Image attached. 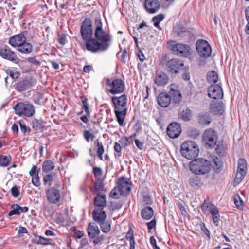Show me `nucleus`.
Listing matches in <instances>:
<instances>
[{
  "instance_id": "1",
  "label": "nucleus",
  "mask_w": 249,
  "mask_h": 249,
  "mask_svg": "<svg viewBox=\"0 0 249 249\" xmlns=\"http://www.w3.org/2000/svg\"><path fill=\"white\" fill-rule=\"evenodd\" d=\"M95 22V38L90 39L86 42L87 49L92 53L107 50L109 48L112 40L111 36L103 29L101 19L97 18Z\"/></svg>"
},
{
  "instance_id": "2",
  "label": "nucleus",
  "mask_w": 249,
  "mask_h": 249,
  "mask_svg": "<svg viewBox=\"0 0 249 249\" xmlns=\"http://www.w3.org/2000/svg\"><path fill=\"white\" fill-rule=\"evenodd\" d=\"M111 102L114 106V112L119 125L122 126L127 114V98L125 94L120 96H113Z\"/></svg>"
},
{
  "instance_id": "3",
  "label": "nucleus",
  "mask_w": 249,
  "mask_h": 249,
  "mask_svg": "<svg viewBox=\"0 0 249 249\" xmlns=\"http://www.w3.org/2000/svg\"><path fill=\"white\" fill-rule=\"evenodd\" d=\"M210 161L203 158L192 160L189 164L190 171L196 175H204L209 173L211 169Z\"/></svg>"
},
{
  "instance_id": "4",
  "label": "nucleus",
  "mask_w": 249,
  "mask_h": 249,
  "mask_svg": "<svg viewBox=\"0 0 249 249\" xmlns=\"http://www.w3.org/2000/svg\"><path fill=\"white\" fill-rule=\"evenodd\" d=\"M181 155L188 160L195 159L198 155L199 149L197 144L194 141H188L184 142L180 147Z\"/></svg>"
},
{
  "instance_id": "5",
  "label": "nucleus",
  "mask_w": 249,
  "mask_h": 249,
  "mask_svg": "<svg viewBox=\"0 0 249 249\" xmlns=\"http://www.w3.org/2000/svg\"><path fill=\"white\" fill-rule=\"evenodd\" d=\"M15 114L21 117H31L35 113L34 105L27 102H20L17 103L13 107Z\"/></svg>"
},
{
  "instance_id": "6",
  "label": "nucleus",
  "mask_w": 249,
  "mask_h": 249,
  "mask_svg": "<svg viewBox=\"0 0 249 249\" xmlns=\"http://www.w3.org/2000/svg\"><path fill=\"white\" fill-rule=\"evenodd\" d=\"M105 84L106 91L113 95L122 93L125 90L124 83L121 79H107Z\"/></svg>"
},
{
  "instance_id": "7",
  "label": "nucleus",
  "mask_w": 249,
  "mask_h": 249,
  "mask_svg": "<svg viewBox=\"0 0 249 249\" xmlns=\"http://www.w3.org/2000/svg\"><path fill=\"white\" fill-rule=\"evenodd\" d=\"M89 237L92 240L94 245H101L104 239V235H100V231L97 224L90 223L87 228Z\"/></svg>"
},
{
  "instance_id": "8",
  "label": "nucleus",
  "mask_w": 249,
  "mask_h": 249,
  "mask_svg": "<svg viewBox=\"0 0 249 249\" xmlns=\"http://www.w3.org/2000/svg\"><path fill=\"white\" fill-rule=\"evenodd\" d=\"M80 33L82 38L86 42L91 38L93 30L92 21L89 18L86 19L82 23Z\"/></svg>"
},
{
  "instance_id": "9",
  "label": "nucleus",
  "mask_w": 249,
  "mask_h": 249,
  "mask_svg": "<svg viewBox=\"0 0 249 249\" xmlns=\"http://www.w3.org/2000/svg\"><path fill=\"white\" fill-rule=\"evenodd\" d=\"M196 48L197 52L200 57L206 58L211 54V47L206 40H198L196 43Z\"/></svg>"
},
{
  "instance_id": "10",
  "label": "nucleus",
  "mask_w": 249,
  "mask_h": 249,
  "mask_svg": "<svg viewBox=\"0 0 249 249\" xmlns=\"http://www.w3.org/2000/svg\"><path fill=\"white\" fill-rule=\"evenodd\" d=\"M171 50L173 54L180 56L187 57L191 54L190 46L182 43L172 44Z\"/></svg>"
},
{
  "instance_id": "11",
  "label": "nucleus",
  "mask_w": 249,
  "mask_h": 249,
  "mask_svg": "<svg viewBox=\"0 0 249 249\" xmlns=\"http://www.w3.org/2000/svg\"><path fill=\"white\" fill-rule=\"evenodd\" d=\"M132 182L124 177L119 178L118 181V190L121 195L127 196L131 191Z\"/></svg>"
},
{
  "instance_id": "12",
  "label": "nucleus",
  "mask_w": 249,
  "mask_h": 249,
  "mask_svg": "<svg viewBox=\"0 0 249 249\" xmlns=\"http://www.w3.org/2000/svg\"><path fill=\"white\" fill-rule=\"evenodd\" d=\"M238 166L234 183L237 185L244 179L247 173V162L245 160L240 159L238 160Z\"/></svg>"
},
{
  "instance_id": "13",
  "label": "nucleus",
  "mask_w": 249,
  "mask_h": 249,
  "mask_svg": "<svg viewBox=\"0 0 249 249\" xmlns=\"http://www.w3.org/2000/svg\"><path fill=\"white\" fill-rule=\"evenodd\" d=\"M217 140L216 132L211 129L206 130L203 135V140L206 145L210 148L215 146Z\"/></svg>"
},
{
  "instance_id": "14",
  "label": "nucleus",
  "mask_w": 249,
  "mask_h": 249,
  "mask_svg": "<svg viewBox=\"0 0 249 249\" xmlns=\"http://www.w3.org/2000/svg\"><path fill=\"white\" fill-rule=\"evenodd\" d=\"M0 56L16 64L18 63L20 59L16 53L10 49L8 46H5L0 49Z\"/></svg>"
},
{
  "instance_id": "15",
  "label": "nucleus",
  "mask_w": 249,
  "mask_h": 249,
  "mask_svg": "<svg viewBox=\"0 0 249 249\" xmlns=\"http://www.w3.org/2000/svg\"><path fill=\"white\" fill-rule=\"evenodd\" d=\"M36 80L31 77L25 78L18 81L15 85V89L19 92L27 90L36 84Z\"/></svg>"
},
{
  "instance_id": "16",
  "label": "nucleus",
  "mask_w": 249,
  "mask_h": 249,
  "mask_svg": "<svg viewBox=\"0 0 249 249\" xmlns=\"http://www.w3.org/2000/svg\"><path fill=\"white\" fill-rule=\"evenodd\" d=\"M184 65L183 62L178 59L173 58L167 62L166 69L171 73H177Z\"/></svg>"
},
{
  "instance_id": "17",
  "label": "nucleus",
  "mask_w": 249,
  "mask_h": 249,
  "mask_svg": "<svg viewBox=\"0 0 249 249\" xmlns=\"http://www.w3.org/2000/svg\"><path fill=\"white\" fill-rule=\"evenodd\" d=\"M209 97L213 99H221L223 97V92L221 87L218 84L210 86L208 89Z\"/></svg>"
},
{
  "instance_id": "18",
  "label": "nucleus",
  "mask_w": 249,
  "mask_h": 249,
  "mask_svg": "<svg viewBox=\"0 0 249 249\" xmlns=\"http://www.w3.org/2000/svg\"><path fill=\"white\" fill-rule=\"evenodd\" d=\"M46 197L51 203L55 204L60 199V191L55 187H51L47 191Z\"/></svg>"
},
{
  "instance_id": "19",
  "label": "nucleus",
  "mask_w": 249,
  "mask_h": 249,
  "mask_svg": "<svg viewBox=\"0 0 249 249\" xmlns=\"http://www.w3.org/2000/svg\"><path fill=\"white\" fill-rule=\"evenodd\" d=\"M167 134L171 138H176L178 137L181 132L180 124L177 122L170 123L167 128Z\"/></svg>"
},
{
  "instance_id": "20",
  "label": "nucleus",
  "mask_w": 249,
  "mask_h": 249,
  "mask_svg": "<svg viewBox=\"0 0 249 249\" xmlns=\"http://www.w3.org/2000/svg\"><path fill=\"white\" fill-rule=\"evenodd\" d=\"M160 3L158 0H145L144 7L147 12L150 14L157 12L160 9Z\"/></svg>"
},
{
  "instance_id": "21",
  "label": "nucleus",
  "mask_w": 249,
  "mask_h": 249,
  "mask_svg": "<svg viewBox=\"0 0 249 249\" xmlns=\"http://www.w3.org/2000/svg\"><path fill=\"white\" fill-rule=\"evenodd\" d=\"M158 104L163 107H168L171 102V97L166 92L160 93L157 97Z\"/></svg>"
},
{
  "instance_id": "22",
  "label": "nucleus",
  "mask_w": 249,
  "mask_h": 249,
  "mask_svg": "<svg viewBox=\"0 0 249 249\" xmlns=\"http://www.w3.org/2000/svg\"><path fill=\"white\" fill-rule=\"evenodd\" d=\"M26 41V38L22 34L16 35L10 37L8 43L12 47H19V46Z\"/></svg>"
},
{
  "instance_id": "23",
  "label": "nucleus",
  "mask_w": 249,
  "mask_h": 249,
  "mask_svg": "<svg viewBox=\"0 0 249 249\" xmlns=\"http://www.w3.org/2000/svg\"><path fill=\"white\" fill-rule=\"evenodd\" d=\"M224 104L218 101H213L210 105V111L214 114H222L224 112Z\"/></svg>"
},
{
  "instance_id": "24",
  "label": "nucleus",
  "mask_w": 249,
  "mask_h": 249,
  "mask_svg": "<svg viewBox=\"0 0 249 249\" xmlns=\"http://www.w3.org/2000/svg\"><path fill=\"white\" fill-rule=\"evenodd\" d=\"M207 207L212 215V219L214 224L216 226H218L220 220V215L218 209L212 204H208Z\"/></svg>"
},
{
  "instance_id": "25",
  "label": "nucleus",
  "mask_w": 249,
  "mask_h": 249,
  "mask_svg": "<svg viewBox=\"0 0 249 249\" xmlns=\"http://www.w3.org/2000/svg\"><path fill=\"white\" fill-rule=\"evenodd\" d=\"M93 219L98 224L105 221L106 213L105 211L102 208H96L92 212Z\"/></svg>"
},
{
  "instance_id": "26",
  "label": "nucleus",
  "mask_w": 249,
  "mask_h": 249,
  "mask_svg": "<svg viewBox=\"0 0 249 249\" xmlns=\"http://www.w3.org/2000/svg\"><path fill=\"white\" fill-rule=\"evenodd\" d=\"M93 203L97 208L103 209L107 203L106 195L98 194L94 199Z\"/></svg>"
},
{
  "instance_id": "27",
  "label": "nucleus",
  "mask_w": 249,
  "mask_h": 249,
  "mask_svg": "<svg viewBox=\"0 0 249 249\" xmlns=\"http://www.w3.org/2000/svg\"><path fill=\"white\" fill-rule=\"evenodd\" d=\"M33 48L31 44L26 42V41L19 46L17 50L24 54H29L33 51Z\"/></svg>"
},
{
  "instance_id": "28",
  "label": "nucleus",
  "mask_w": 249,
  "mask_h": 249,
  "mask_svg": "<svg viewBox=\"0 0 249 249\" xmlns=\"http://www.w3.org/2000/svg\"><path fill=\"white\" fill-rule=\"evenodd\" d=\"M198 121L202 125H209L211 122L210 114L208 112L200 114L198 116Z\"/></svg>"
},
{
  "instance_id": "29",
  "label": "nucleus",
  "mask_w": 249,
  "mask_h": 249,
  "mask_svg": "<svg viewBox=\"0 0 249 249\" xmlns=\"http://www.w3.org/2000/svg\"><path fill=\"white\" fill-rule=\"evenodd\" d=\"M168 79L167 75L163 73L156 77L155 82L158 86H163L167 84Z\"/></svg>"
},
{
  "instance_id": "30",
  "label": "nucleus",
  "mask_w": 249,
  "mask_h": 249,
  "mask_svg": "<svg viewBox=\"0 0 249 249\" xmlns=\"http://www.w3.org/2000/svg\"><path fill=\"white\" fill-rule=\"evenodd\" d=\"M154 211L150 207H145L141 212L142 217L145 220H149L153 216Z\"/></svg>"
},
{
  "instance_id": "31",
  "label": "nucleus",
  "mask_w": 249,
  "mask_h": 249,
  "mask_svg": "<svg viewBox=\"0 0 249 249\" xmlns=\"http://www.w3.org/2000/svg\"><path fill=\"white\" fill-rule=\"evenodd\" d=\"M94 144L97 147V155L100 160H103V155L105 150L103 145L99 139H96L94 142Z\"/></svg>"
},
{
  "instance_id": "32",
  "label": "nucleus",
  "mask_w": 249,
  "mask_h": 249,
  "mask_svg": "<svg viewBox=\"0 0 249 249\" xmlns=\"http://www.w3.org/2000/svg\"><path fill=\"white\" fill-rule=\"evenodd\" d=\"M170 94L171 99H172L173 102L175 104H179L180 102L182 99V96L179 91L173 90L170 92Z\"/></svg>"
},
{
  "instance_id": "33",
  "label": "nucleus",
  "mask_w": 249,
  "mask_h": 249,
  "mask_svg": "<svg viewBox=\"0 0 249 249\" xmlns=\"http://www.w3.org/2000/svg\"><path fill=\"white\" fill-rule=\"evenodd\" d=\"M189 183L192 187L199 186L203 183L201 178L196 176H194L190 178Z\"/></svg>"
},
{
  "instance_id": "34",
  "label": "nucleus",
  "mask_w": 249,
  "mask_h": 249,
  "mask_svg": "<svg viewBox=\"0 0 249 249\" xmlns=\"http://www.w3.org/2000/svg\"><path fill=\"white\" fill-rule=\"evenodd\" d=\"M54 167V163L51 160H45L42 165V170L44 172L48 173Z\"/></svg>"
},
{
  "instance_id": "35",
  "label": "nucleus",
  "mask_w": 249,
  "mask_h": 249,
  "mask_svg": "<svg viewBox=\"0 0 249 249\" xmlns=\"http://www.w3.org/2000/svg\"><path fill=\"white\" fill-rule=\"evenodd\" d=\"M218 79V74L216 72L212 71L207 74V81L210 83H215Z\"/></svg>"
},
{
  "instance_id": "36",
  "label": "nucleus",
  "mask_w": 249,
  "mask_h": 249,
  "mask_svg": "<svg viewBox=\"0 0 249 249\" xmlns=\"http://www.w3.org/2000/svg\"><path fill=\"white\" fill-rule=\"evenodd\" d=\"M180 117L184 121H189L192 117V112L191 110L186 108L182 110L180 114Z\"/></svg>"
},
{
  "instance_id": "37",
  "label": "nucleus",
  "mask_w": 249,
  "mask_h": 249,
  "mask_svg": "<svg viewBox=\"0 0 249 249\" xmlns=\"http://www.w3.org/2000/svg\"><path fill=\"white\" fill-rule=\"evenodd\" d=\"M51 240L48 238L42 237L41 236L36 235L35 237L34 241L37 244L47 245L49 244Z\"/></svg>"
},
{
  "instance_id": "38",
  "label": "nucleus",
  "mask_w": 249,
  "mask_h": 249,
  "mask_svg": "<svg viewBox=\"0 0 249 249\" xmlns=\"http://www.w3.org/2000/svg\"><path fill=\"white\" fill-rule=\"evenodd\" d=\"M174 31L177 33L178 36H182V34L186 31V28L182 24H177L174 27Z\"/></svg>"
},
{
  "instance_id": "39",
  "label": "nucleus",
  "mask_w": 249,
  "mask_h": 249,
  "mask_svg": "<svg viewBox=\"0 0 249 249\" xmlns=\"http://www.w3.org/2000/svg\"><path fill=\"white\" fill-rule=\"evenodd\" d=\"M11 160V157L5 155H0V166L5 167L7 166Z\"/></svg>"
},
{
  "instance_id": "40",
  "label": "nucleus",
  "mask_w": 249,
  "mask_h": 249,
  "mask_svg": "<svg viewBox=\"0 0 249 249\" xmlns=\"http://www.w3.org/2000/svg\"><path fill=\"white\" fill-rule=\"evenodd\" d=\"M12 210L8 213L9 216L14 215H19L20 214V206L18 204H13L12 205Z\"/></svg>"
},
{
  "instance_id": "41",
  "label": "nucleus",
  "mask_w": 249,
  "mask_h": 249,
  "mask_svg": "<svg viewBox=\"0 0 249 249\" xmlns=\"http://www.w3.org/2000/svg\"><path fill=\"white\" fill-rule=\"evenodd\" d=\"M99 224L100 225V227L103 232L107 233L110 231L111 225L109 222H105V221H104L103 222L99 223Z\"/></svg>"
},
{
  "instance_id": "42",
  "label": "nucleus",
  "mask_w": 249,
  "mask_h": 249,
  "mask_svg": "<svg viewBox=\"0 0 249 249\" xmlns=\"http://www.w3.org/2000/svg\"><path fill=\"white\" fill-rule=\"evenodd\" d=\"M94 190L98 193L104 190L103 183L100 179H98L96 180L94 184Z\"/></svg>"
},
{
  "instance_id": "43",
  "label": "nucleus",
  "mask_w": 249,
  "mask_h": 249,
  "mask_svg": "<svg viewBox=\"0 0 249 249\" xmlns=\"http://www.w3.org/2000/svg\"><path fill=\"white\" fill-rule=\"evenodd\" d=\"M213 166L216 172H219L220 169L222 166V162L221 160L217 157L213 159Z\"/></svg>"
},
{
  "instance_id": "44",
  "label": "nucleus",
  "mask_w": 249,
  "mask_h": 249,
  "mask_svg": "<svg viewBox=\"0 0 249 249\" xmlns=\"http://www.w3.org/2000/svg\"><path fill=\"white\" fill-rule=\"evenodd\" d=\"M165 17H153L152 21L154 25L159 30H162V28L159 25V23L164 19Z\"/></svg>"
},
{
  "instance_id": "45",
  "label": "nucleus",
  "mask_w": 249,
  "mask_h": 249,
  "mask_svg": "<svg viewBox=\"0 0 249 249\" xmlns=\"http://www.w3.org/2000/svg\"><path fill=\"white\" fill-rule=\"evenodd\" d=\"M32 125L35 130H39L42 128L41 121L34 119L32 121Z\"/></svg>"
},
{
  "instance_id": "46",
  "label": "nucleus",
  "mask_w": 249,
  "mask_h": 249,
  "mask_svg": "<svg viewBox=\"0 0 249 249\" xmlns=\"http://www.w3.org/2000/svg\"><path fill=\"white\" fill-rule=\"evenodd\" d=\"M83 136L88 142H89L90 140L93 141L95 137L94 135L89 130H85L83 132Z\"/></svg>"
},
{
  "instance_id": "47",
  "label": "nucleus",
  "mask_w": 249,
  "mask_h": 249,
  "mask_svg": "<svg viewBox=\"0 0 249 249\" xmlns=\"http://www.w3.org/2000/svg\"><path fill=\"white\" fill-rule=\"evenodd\" d=\"M6 73L12 78L17 79L20 75V73L15 70L8 69L6 70Z\"/></svg>"
},
{
  "instance_id": "48",
  "label": "nucleus",
  "mask_w": 249,
  "mask_h": 249,
  "mask_svg": "<svg viewBox=\"0 0 249 249\" xmlns=\"http://www.w3.org/2000/svg\"><path fill=\"white\" fill-rule=\"evenodd\" d=\"M53 179L52 174H47L43 177V182L45 185L50 186Z\"/></svg>"
},
{
  "instance_id": "49",
  "label": "nucleus",
  "mask_w": 249,
  "mask_h": 249,
  "mask_svg": "<svg viewBox=\"0 0 249 249\" xmlns=\"http://www.w3.org/2000/svg\"><path fill=\"white\" fill-rule=\"evenodd\" d=\"M71 230L73 232L74 236L78 238H82L84 235V232L83 231L77 230L75 227H71Z\"/></svg>"
},
{
  "instance_id": "50",
  "label": "nucleus",
  "mask_w": 249,
  "mask_h": 249,
  "mask_svg": "<svg viewBox=\"0 0 249 249\" xmlns=\"http://www.w3.org/2000/svg\"><path fill=\"white\" fill-rule=\"evenodd\" d=\"M200 226L201 228V231L203 232V233L206 235L208 239V240L210 239V233L208 229L206 227L205 224L201 222L200 223Z\"/></svg>"
},
{
  "instance_id": "51",
  "label": "nucleus",
  "mask_w": 249,
  "mask_h": 249,
  "mask_svg": "<svg viewBox=\"0 0 249 249\" xmlns=\"http://www.w3.org/2000/svg\"><path fill=\"white\" fill-rule=\"evenodd\" d=\"M111 208L113 211L120 209L123 206V203L121 201L117 202L113 201L110 203Z\"/></svg>"
},
{
  "instance_id": "52",
  "label": "nucleus",
  "mask_w": 249,
  "mask_h": 249,
  "mask_svg": "<svg viewBox=\"0 0 249 249\" xmlns=\"http://www.w3.org/2000/svg\"><path fill=\"white\" fill-rule=\"evenodd\" d=\"M225 148V146L223 144L219 143L216 145L215 148L216 152L218 155H222L224 153Z\"/></svg>"
},
{
  "instance_id": "53",
  "label": "nucleus",
  "mask_w": 249,
  "mask_h": 249,
  "mask_svg": "<svg viewBox=\"0 0 249 249\" xmlns=\"http://www.w3.org/2000/svg\"><path fill=\"white\" fill-rule=\"evenodd\" d=\"M114 150L117 152V154H115V157L119 158L121 156V150L122 148L120 144L118 142H115L114 146Z\"/></svg>"
},
{
  "instance_id": "54",
  "label": "nucleus",
  "mask_w": 249,
  "mask_h": 249,
  "mask_svg": "<svg viewBox=\"0 0 249 249\" xmlns=\"http://www.w3.org/2000/svg\"><path fill=\"white\" fill-rule=\"evenodd\" d=\"M18 123L19 124L20 130L22 133L25 134L27 132H28V133L30 132V128L29 127H27L26 126V124L24 123L21 122V121H19Z\"/></svg>"
},
{
  "instance_id": "55",
  "label": "nucleus",
  "mask_w": 249,
  "mask_h": 249,
  "mask_svg": "<svg viewBox=\"0 0 249 249\" xmlns=\"http://www.w3.org/2000/svg\"><path fill=\"white\" fill-rule=\"evenodd\" d=\"M82 108L84 109L86 112L87 114L89 116L90 114V111L89 110L87 100L86 99L82 100Z\"/></svg>"
},
{
  "instance_id": "56",
  "label": "nucleus",
  "mask_w": 249,
  "mask_h": 249,
  "mask_svg": "<svg viewBox=\"0 0 249 249\" xmlns=\"http://www.w3.org/2000/svg\"><path fill=\"white\" fill-rule=\"evenodd\" d=\"M93 172L95 177H100L102 175V170L98 167H93Z\"/></svg>"
},
{
  "instance_id": "57",
  "label": "nucleus",
  "mask_w": 249,
  "mask_h": 249,
  "mask_svg": "<svg viewBox=\"0 0 249 249\" xmlns=\"http://www.w3.org/2000/svg\"><path fill=\"white\" fill-rule=\"evenodd\" d=\"M27 60L35 66H38L40 65V62L37 60L36 57H28L27 58Z\"/></svg>"
},
{
  "instance_id": "58",
  "label": "nucleus",
  "mask_w": 249,
  "mask_h": 249,
  "mask_svg": "<svg viewBox=\"0 0 249 249\" xmlns=\"http://www.w3.org/2000/svg\"><path fill=\"white\" fill-rule=\"evenodd\" d=\"M29 174L32 177L39 175V171L37 170V166L34 165L32 167L29 172Z\"/></svg>"
},
{
  "instance_id": "59",
  "label": "nucleus",
  "mask_w": 249,
  "mask_h": 249,
  "mask_svg": "<svg viewBox=\"0 0 249 249\" xmlns=\"http://www.w3.org/2000/svg\"><path fill=\"white\" fill-rule=\"evenodd\" d=\"M32 181L33 184L37 187L40 185V181L39 178V175L32 177Z\"/></svg>"
},
{
  "instance_id": "60",
  "label": "nucleus",
  "mask_w": 249,
  "mask_h": 249,
  "mask_svg": "<svg viewBox=\"0 0 249 249\" xmlns=\"http://www.w3.org/2000/svg\"><path fill=\"white\" fill-rule=\"evenodd\" d=\"M11 193L14 197H17L19 195V191L16 186L11 188Z\"/></svg>"
},
{
  "instance_id": "61",
  "label": "nucleus",
  "mask_w": 249,
  "mask_h": 249,
  "mask_svg": "<svg viewBox=\"0 0 249 249\" xmlns=\"http://www.w3.org/2000/svg\"><path fill=\"white\" fill-rule=\"evenodd\" d=\"M117 190V189L116 188H114L110 192V196L113 198L117 199L119 198Z\"/></svg>"
},
{
  "instance_id": "62",
  "label": "nucleus",
  "mask_w": 249,
  "mask_h": 249,
  "mask_svg": "<svg viewBox=\"0 0 249 249\" xmlns=\"http://www.w3.org/2000/svg\"><path fill=\"white\" fill-rule=\"evenodd\" d=\"M147 225L148 229L149 230H151L156 226V221L155 220H152L150 222H148Z\"/></svg>"
},
{
  "instance_id": "63",
  "label": "nucleus",
  "mask_w": 249,
  "mask_h": 249,
  "mask_svg": "<svg viewBox=\"0 0 249 249\" xmlns=\"http://www.w3.org/2000/svg\"><path fill=\"white\" fill-rule=\"evenodd\" d=\"M135 143L137 146V147L139 149H142L143 147V143L141 142L140 141H139L138 139H135Z\"/></svg>"
},
{
  "instance_id": "64",
  "label": "nucleus",
  "mask_w": 249,
  "mask_h": 249,
  "mask_svg": "<svg viewBox=\"0 0 249 249\" xmlns=\"http://www.w3.org/2000/svg\"><path fill=\"white\" fill-rule=\"evenodd\" d=\"M135 241L134 237H131L130 242V249H135Z\"/></svg>"
}]
</instances>
